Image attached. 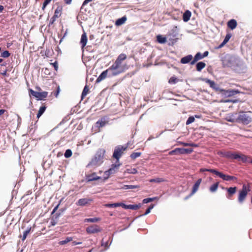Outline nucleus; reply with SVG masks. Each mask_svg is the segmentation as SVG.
I'll return each mask as SVG.
<instances>
[{
    "label": "nucleus",
    "mask_w": 252,
    "mask_h": 252,
    "mask_svg": "<svg viewBox=\"0 0 252 252\" xmlns=\"http://www.w3.org/2000/svg\"><path fill=\"white\" fill-rule=\"evenodd\" d=\"M237 153L231 151H226L224 150H220L218 151L217 154L220 157L226 158L229 159H235L237 157H236Z\"/></svg>",
    "instance_id": "obj_14"
},
{
    "label": "nucleus",
    "mask_w": 252,
    "mask_h": 252,
    "mask_svg": "<svg viewBox=\"0 0 252 252\" xmlns=\"http://www.w3.org/2000/svg\"><path fill=\"white\" fill-rule=\"evenodd\" d=\"M141 155V152H132L130 154L129 157L132 159H135L136 158L139 157Z\"/></svg>",
    "instance_id": "obj_53"
},
{
    "label": "nucleus",
    "mask_w": 252,
    "mask_h": 252,
    "mask_svg": "<svg viewBox=\"0 0 252 252\" xmlns=\"http://www.w3.org/2000/svg\"><path fill=\"white\" fill-rule=\"evenodd\" d=\"M238 58V57H236L229 54L226 55L221 60L223 67H229L232 70L233 67H234L235 64L237 62Z\"/></svg>",
    "instance_id": "obj_3"
},
{
    "label": "nucleus",
    "mask_w": 252,
    "mask_h": 252,
    "mask_svg": "<svg viewBox=\"0 0 252 252\" xmlns=\"http://www.w3.org/2000/svg\"><path fill=\"white\" fill-rule=\"evenodd\" d=\"M180 81V79L175 75L171 76L168 80L170 84H176Z\"/></svg>",
    "instance_id": "obj_45"
},
{
    "label": "nucleus",
    "mask_w": 252,
    "mask_h": 252,
    "mask_svg": "<svg viewBox=\"0 0 252 252\" xmlns=\"http://www.w3.org/2000/svg\"><path fill=\"white\" fill-rule=\"evenodd\" d=\"M93 201V199L92 198H83L78 199L76 202V204L77 206H85Z\"/></svg>",
    "instance_id": "obj_23"
},
{
    "label": "nucleus",
    "mask_w": 252,
    "mask_h": 252,
    "mask_svg": "<svg viewBox=\"0 0 252 252\" xmlns=\"http://www.w3.org/2000/svg\"><path fill=\"white\" fill-rule=\"evenodd\" d=\"M72 239L73 238L71 237H66L64 240L59 241V244L60 245H65L68 242L72 241Z\"/></svg>",
    "instance_id": "obj_48"
},
{
    "label": "nucleus",
    "mask_w": 252,
    "mask_h": 252,
    "mask_svg": "<svg viewBox=\"0 0 252 252\" xmlns=\"http://www.w3.org/2000/svg\"><path fill=\"white\" fill-rule=\"evenodd\" d=\"M119 207H122L125 209H128L129 204L127 205L125 204L124 202H119Z\"/></svg>",
    "instance_id": "obj_62"
},
{
    "label": "nucleus",
    "mask_w": 252,
    "mask_h": 252,
    "mask_svg": "<svg viewBox=\"0 0 252 252\" xmlns=\"http://www.w3.org/2000/svg\"><path fill=\"white\" fill-rule=\"evenodd\" d=\"M92 1H83L82 6L80 8L79 12V15L82 14H87L91 13L93 10L94 9V6L96 3L92 2Z\"/></svg>",
    "instance_id": "obj_6"
},
{
    "label": "nucleus",
    "mask_w": 252,
    "mask_h": 252,
    "mask_svg": "<svg viewBox=\"0 0 252 252\" xmlns=\"http://www.w3.org/2000/svg\"><path fill=\"white\" fill-rule=\"evenodd\" d=\"M72 155V152L71 149H67L65 151V152L64 153V157L66 158H70Z\"/></svg>",
    "instance_id": "obj_51"
},
{
    "label": "nucleus",
    "mask_w": 252,
    "mask_h": 252,
    "mask_svg": "<svg viewBox=\"0 0 252 252\" xmlns=\"http://www.w3.org/2000/svg\"><path fill=\"white\" fill-rule=\"evenodd\" d=\"M179 145H183L184 146H190L193 147H198L199 145L193 142H185L182 141H177Z\"/></svg>",
    "instance_id": "obj_35"
},
{
    "label": "nucleus",
    "mask_w": 252,
    "mask_h": 252,
    "mask_svg": "<svg viewBox=\"0 0 252 252\" xmlns=\"http://www.w3.org/2000/svg\"><path fill=\"white\" fill-rule=\"evenodd\" d=\"M102 177H101L85 176V179L82 180L81 182H83L84 181H85L86 183H88L93 181L101 180L100 182L102 183Z\"/></svg>",
    "instance_id": "obj_26"
},
{
    "label": "nucleus",
    "mask_w": 252,
    "mask_h": 252,
    "mask_svg": "<svg viewBox=\"0 0 252 252\" xmlns=\"http://www.w3.org/2000/svg\"><path fill=\"white\" fill-rule=\"evenodd\" d=\"M101 231L102 229L96 224L91 225L87 227L86 229V231L88 234L97 233Z\"/></svg>",
    "instance_id": "obj_20"
},
{
    "label": "nucleus",
    "mask_w": 252,
    "mask_h": 252,
    "mask_svg": "<svg viewBox=\"0 0 252 252\" xmlns=\"http://www.w3.org/2000/svg\"><path fill=\"white\" fill-rule=\"evenodd\" d=\"M251 111L240 110L238 112V124L248 125L252 122V117L249 115Z\"/></svg>",
    "instance_id": "obj_4"
},
{
    "label": "nucleus",
    "mask_w": 252,
    "mask_h": 252,
    "mask_svg": "<svg viewBox=\"0 0 252 252\" xmlns=\"http://www.w3.org/2000/svg\"><path fill=\"white\" fill-rule=\"evenodd\" d=\"M193 58V59L192 61V63L194 64L197 63V62L203 59L202 53L200 52H197Z\"/></svg>",
    "instance_id": "obj_33"
},
{
    "label": "nucleus",
    "mask_w": 252,
    "mask_h": 252,
    "mask_svg": "<svg viewBox=\"0 0 252 252\" xmlns=\"http://www.w3.org/2000/svg\"><path fill=\"white\" fill-rule=\"evenodd\" d=\"M167 36L166 37L162 34H159L156 36L157 41L159 44H165L167 41Z\"/></svg>",
    "instance_id": "obj_28"
},
{
    "label": "nucleus",
    "mask_w": 252,
    "mask_h": 252,
    "mask_svg": "<svg viewBox=\"0 0 252 252\" xmlns=\"http://www.w3.org/2000/svg\"><path fill=\"white\" fill-rule=\"evenodd\" d=\"M195 121V117L193 116H190L186 121V125H189Z\"/></svg>",
    "instance_id": "obj_54"
},
{
    "label": "nucleus",
    "mask_w": 252,
    "mask_h": 252,
    "mask_svg": "<svg viewBox=\"0 0 252 252\" xmlns=\"http://www.w3.org/2000/svg\"><path fill=\"white\" fill-rule=\"evenodd\" d=\"M232 70L238 74H244L247 72L248 67L245 62L238 57Z\"/></svg>",
    "instance_id": "obj_5"
},
{
    "label": "nucleus",
    "mask_w": 252,
    "mask_h": 252,
    "mask_svg": "<svg viewBox=\"0 0 252 252\" xmlns=\"http://www.w3.org/2000/svg\"><path fill=\"white\" fill-rule=\"evenodd\" d=\"M110 73L109 67L103 70L98 76L95 80V83H98L105 79L107 77H109V74Z\"/></svg>",
    "instance_id": "obj_22"
},
{
    "label": "nucleus",
    "mask_w": 252,
    "mask_h": 252,
    "mask_svg": "<svg viewBox=\"0 0 252 252\" xmlns=\"http://www.w3.org/2000/svg\"><path fill=\"white\" fill-rule=\"evenodd\" d=\"M193 151V149L191 148H176L170 151L169 155H189Z\"/></svg>",
    "instance_id": "obj_12"
},
{
    "label": "nucleus",
    "mask_w": 252,
    "mask_h": 252,
    "mask_svg": "<svg viewBox=\"0 0 252 252\" xmlns=\"http://www.w3.org/2000/svg\"><path fill=\"white\" fill-rule=\"evenodd\" d=\"M138 173V171L136 168H131V169H126L124 172V174L125 175L126 173L132 174H136Z\"/></svg>",
    "instance_id": "obj_49"
},
{
    "label": "nucleus",
    "mask_w": 252,
    "mask_h": 252,
    "mask_svg": "<svg viewBox=\"0 0 252 252\" xmlns=\"http://www.w3.org/2000/svg\"><path fill=\"white\" fill-rule=\"evenodd\" d=\"M111 244L108 243V241H104V238L102 239L101 242V246L105 248V250L108 249L110 246Z\"/></svg>",
    "instance_id": "obj_52"
},
{
    "label": "nucleus",
    "mask_w": 252,
    "mask_h": 252,
    "mask_svg": "<svg viewBox=\"0 0 252 252\" xmlns=\"http://www.w3.org/2000/svg\"><path fill=\"white\" fill-rule=\"evenodd\" d=\"M121 165L122 163L116 164L114 163L112 164L110 167L104 171V174L105 176L102 177L101 182L105 183L109 178L110 175L114 174Z\"/></svg>",
    "instance_id": "obj_11"
},
{
    "label": "nucleus",
    "mask_w": 252,
    "mask_h": 252,
    "mask_svg": "<svg viewBox=\"0 0 252 252\" xmlns=\"http://www.w3.org/2000/svg\"><path fill=\"white\" fill-rule=\"evenodd\" d=\"M42 71L44 72L45 75H50L51 74L50 70L49 68L45 67L42 69Z\"/></svg>",
    "instance_id": "obj_63"
},
{
    "label": "nucleus",
    "mask_w": 252,
    "mask_h": 252,
    "mask_svg": "<svg viewBox=\"0 0 252 252\" xmlns=\"http://www.w3.org/2000/svg\"><path fill=\"white\" fill-rule=\"evenodd\" d=\"M213 170L214 168H202L200 169V171L201 172H209L212 173Z\"/></svg>",
    "instance_id": "obj_61"
},
{
    "label": "nucleus",
    "mask_w": 252,
    "mask_h": 252,
    "mask_svg": "<svg viewBox=\"0 0 252 252\" xmlns=\"http://www.w3.org/2000/svg\"><path fill=\"white\" fill-rule=\"evenodd\" d=\"M202 179L199 178L197 179V180L193 184L191 191V195H193L195 194L197 190H198L199 187L200 185V184L202 182Z\"/></svg>",
    "instance_id": "obj_24"
},
{
    "label": "nucleus",
    "mask_w": 252,
    "mask_h": 252,
    "mask_svg": "<svg viewBox=\"0 0 252 252\" xmlns=\"http://www.w3.org/2000/svg\"><path fill=\"white\" fill-rule=\"evenodd\" d=\"M87 41L88 37L87 33L85 32H84L81 35V39L80 41V44H81V47L82 49L86 46Z\"/></svg>",
    "instance_id": "obj_25"
},
{
    "label": "nucleus",
    "mask_w": 252,
    "mask_h": 252,
    "mask_svg": "<svg viewBox=\"0 0 252 252\" xmlns=\"http://www.w3.org/2000/svg\"><path fill=\"white\" fill-rule=\"evenodd\" d=\"M191 16V12L189 10H186L183 14V20L185 22H188Z\"/></svg>",
    "instance_id": "obj_30"
},
{
    "label": "nucleus",
    "mask_w": 252,
    "mask_h": 252,
    "mask_svg": "<svg viewBox=\"0 0 252 252\" xmlns=\"http://www.w3.org/2000/svg\"><path fill=\"white\" fill-rule=\"evenodd\" d=\"M221 103H236L238 102H241V100L239 98H235V99H221L220 101Z\"/></svg>",
    "instance_id": "obj_36"
},
{
    "label": "nucleus",
    "mask_w": 252,
    "mask_h": 252,
    "mask_svg": "<svg viewBox=\"0 0 252 252\" xmlns=\"http://www.w3.org/2000/svg\"><path fill=\"white\" fill-rule=\"evenodd\" d=\"M51 1H44L42 4V10H44L46 6L50 3Z\"/></svg>",
    "instance_id": "obj_64"
},
{
    "label": "nucleus",
    "mask_w": 252,
    "mask_h": 252,
    "mask_svg": "<svg viewBox=\"0 0 252 252\" xmlns=\"http://www.w3.org/2000/svg\"><path fill=\"white\" fill-rule=\"evenodd\" d=\"M236 157H237V158H235V159H237L239 161H241L243 163H248L252 164V158L250 157L242 155L241 154V153H237Z\"/></svg>",
    "instance_id": "obj_16"
},
{
    "label": "nucleus",
    "mask_w": 252,
    "mask_h": 252,
    "mask_svg": "<svg viewBox=\"0 0 252 252\" xmlns=\"http://www.w3.org/2000/svg\"><path fill=\"white\" fill-rule=\"evenodd\" d=\"M237 22L234 19H231L228 21L227 26L231 30H234L237 26Z\"/></svg>",
    "instance_id": "obj_27"
},
{
    "label": "nucleus",
    "mask_w": 252,
    "mask_h": 252,
    "mask_svg": "<svg viewBox=\"0 0 252 252\" xmlns=\"http://www.w3.org/2000/svg\"><path fill=\"white\" fill-rule=\"evenodd\" d=\"M32 228L31 226L27 227V229L23 232V236L22 237V241L24 242L27 238L28 235L32 231Z\"/></svg>",
    "instance_id": "obj_39"
},
{
    "label": "nucleus",
    "mask_w": 252,
    "mask_h": 252,
    "mask_svg": "<svg viewBox=\"0 0 252 252\" xmlns=\"http://www.w3.org/2000/svg\"><path fill=\"white\" fill-rule=\"evenodd\" d=\"M66 209L67 208L66 207L61 208L54 215H53V216L55 217L56 219H59V218L63 215V213L66 210Z\"/></svg>",
    "instance_id": "obj_37"
},
{
    "label": "nucleus",
    "mask_w": 252,
    "mask_h": 252,
    "mask_svg": "<svg viewBox=\"0 0 252 252\" xmlns=\"http://www.w3.org/2000/svg\"><path fill=\"white\" fill-rule=\"evenodd\" d=\"M105 206L109 208H116L119 207V202L108 203L105 205Z\"/></svg>",
    "instance_id": "obj_58"
},
{
    "label": "nucleus",
    "mask_w": 252,
    "mask_h": 252,
    "mask_svg": "<svg viewBox=\"0 0 252 252\" xmlns=\"http://www.w3.org/2000/svg\"><path fill=\"white\" fill-rule=\"evenodd\" d=\"M198 80L204 81L208 84L210 87L215 91L217 94H220L221 96L224 98L233 96L238 94H244V93L241 92L237 89H229L226 90L221 88L220 87V85L214 81L207 78L200 77L198 78Z\"/></svg>",
    "instance_id": "obj_1"
},
{
    "label": "nucleus",
    "mask_w": 252,
    "mask_h": 252,
    "mask_svg": "<svg viewBox=\"0 0 252 252\" xmlns=\"http://www.w3.org/2000/svg\"><path fill=\"white\" fill-rule=\"evenodd\" d=\"M109 118L107 116H104L98 119L95 124V126L101 128L104 126L109 122Z\"/></svg>",
    "instance_id": "obj_18"
},
{
    "label": "nucleus",
    "mask_w": 252,
    "mask_h": 252,
    "mask_svg": "<svg viewBox=\"0 0 252 252\" xmlns=\"http://www.w3.org/2000/svg\"><path fill=\"white\" fill-rule=\"evenodd\" d=\"M232 36V33H231L230 32H227L223 41L226 42V43H227L229 41Z\"/></svg>",
    "instance_id": "obj_57"
},
{
    "label": "nucleus",
    "mask_w": 252,
    "mask_h": 252,
    "mask_svg": "<svg viewBox=\"0 0 252 252\" xmlns=\"http://www.w3.org/2000/svg\"><path fill=\"white\" fill-rule=\"evenodd\" d=\"M164 181H165V180L164 179L161 178H153V179H151L149 180V182H150V183H159L163 182Z\"/></svg>",
    "instance_id": "obj_50"
},
{
    "label": "nucleus",
    "mask_w": 252,
    "mask_h": 252,
    "mask_svg": "<svg viewBox=\"0 0 252 252\" xmlns=\"http://www.w3.org/2000/svg\"><path fill=\"white\" fill-rule=\"evenodd\" d=\"M222 180L225 181H237V178L234 176H231L224 173Z\"/></svg>",
    "instance_id": "obj_38"
},
{
    "label": "nucleus",
    "mask_w": 252,
    "mask_h": 252,
    "mask_svg": "<svg viewBox=\"0 0 252 252\" xmlns=\"http://www.w3.org/2000/svg\"><path fill=\"white\" fill-rule=\"evenodd\" d=\"M193 58L192 55L189 54L186 55L183 57H182L180 60V63L182 64H190L191 65H194V64L192 63V61H193Z\"/></svg>",
    "instance_id": "obj_21"
},
{
    "label": "nucleus",
    "mask_w": 252,
    "mask_h": 252,
    "mask_svg": "<svg viewBox=\"0 0 252 252\" xmlns=\"http://www.w3.org/2000/svg\"><path fill=\"white\" fill-rule=\"evenodd\" d=\"M58 219H56L55 218V217L54 216H53L52 218H51V220L50 221V226H55L57 224V220Z\"/></svg>",
    "instance_id": "obj_60"
},
{
    "label": "nucleus",
    "mask_w": 252,
    "mask_h": 252,
    "mask_svg": "<svg viewBox=\"0 0 252 252\" xmlns=\"http://www.w3.org/2000/svg\"><path fill=\"white\" fill-rule=\"evenodd\" d=\"M56 4L57 5V7L55 10L54 16L58 18L61 15L62 11L63 10V6L59 4V3L58 2L56 3Z\"/></svg>",
    "instance_id": "obj_32"
},
{
    "label": "nucleus",
    "mask_w": 252,
    "mask_h": 252,
    "mask_svg": "<svg viewBox=\"0 0 252 252\" xmlns=\"http://www.w3.org/2000/svg\"><path fill=\"white\" fill-rule=\"evenodd\" d=\"M126 58L127 56L125 54L122 53L120 54L117 58L114 63L110 66L111 68H114L115 67L116 69H117L119 66H122L121 64L122 62L126 59Z\"/></svg>",
    "instance_id": "obj_15"
},
{
    "label": "nucleus",
    "mask_w": 252,
    "mask_h": 252,
    "mask_svg": "<svg viewBox=\"0 0 252 252\" xmlns=\"http://www.w3.org/2000/svg\"><path fill=\"white\" fill-rule=\"evenodd\" d=\"M127 20V17L126 15H124L123 17L117 19L115 21V25L116 26H121L124 24Z\"/></svg>",
    "instance_id": "obj_29"
},
{
    "label": "nucleus",
    "mask_w": 252,
    "mask_h": 252,
    "mask_svg": "<svg viewBox=\"0 0 252 252\" xmlns=\"http://www.w3.org/2000/svg\"><path fill=\"white\" fill-rule=\"evenodd\" d=\"M47 107L45 105L42 104L39 108L36 114V117L38 119L45 112Z\"/></svg>",
    "instance_id": "obj_34"
},
{
    "label": "nucleus",
    "mask_w": 252,
    "mask_h": 252,
    "mask_svg": "<svg viewBox=\"0 0 252 252\" xmlns=\"http://www.w3.org/2000/svg\"><path fill=\"white\" fill-rule=\"evenodd\" d=\"M10 55L9 52L7 50H4L1 52L0 57L3 58H8Z\"/></svg>",
    "instance_id": "obj_55"
},
{
    "label": "nucleus",
    "mask_w": 252,
    "mask_h": 252,
    "mask_svg": "<svg viewBox=\"0 0 252 252\" xmlns=\"http://www.w3.org/2000/svg\"><path fill=\"white\" fill-rule=\"evenodd\" d=\"M106 151L103 148L98 149L91 160L86 165L87 168L96 165L97 162L104 158Z\"/></svg>",
    "instance_id": "obj_2"
},
{
    "label": "nucleus",
    "mask_w": 252,
    "mask_h": 252,
    "mask_svg": "<svg viewBox=\"0 0 252 252\" xmlns=\"http://www.w3.org/2000/svg\"><path fill=\"white\" fill-rule=\"evenodd\" d=\"M29 96L36 98L37 100H44L48 96V92L46 91L37 92L31 88L28 89Z\"/></svg>",
    "instance_id": "obj_10"
},
{
    "label": "nucleus",
    "mask_w": 252,
    "mask_h": 252,
    "mask_svg": "<svg viewBox=\"0 0 252 252\" xmlns=\"http://www.w3.org/2000/svg\"><path fill=\"white\" fill-rule=\"evenodd\" d=\"M139 185H124L121 188V189H135L139 188Z\"/></svg>",
    "instance_id": "obj_44"
},
{
    "label": "nucleus",
    "mask_w": 252,
    "mask_h": 252,
    "mask_svg": "<svg viewBox=\"0 0 252 252\" xmlns=\"http://www.w3.org/2000/svg\"><path fill=\"white\" fill-rule=\"evenodd\" d=\"M225 120L228 122L238 124V113L234 112L228 114Z\"/></svg>",
    "instance_id": "obj_17"
},
{
    "label": "nucleus",
    "mask_w": 252,
    "mask_h": 252,
    "mask_svg": "<svg viewBox=\"0 0 252 252\" xmlns=\"http://www.w3.org/2000/svg\"><path fill=\"white\" fill-rule=\"evenodd\" d=\"M53 53V50L52 49H50L49 48H46V50L45 51V56L48 58L51 55V53Z\"/></svg>",
    "instance_id": "obj_56"
},
{
    "label": "nucleus",
    "mask_w": 252,
    "mask_h": 252,
    "mask_svg": "<svg viewBox=\"0 0 252 252\" xmlns=\"http://www.w3.org/2000/svg\"><path fill=\"white\" fill-rule=\"evenodd\" d=\"M89 92V88L87 85H86L84 87V89L82 91V94H81V99L82 100L87 95V94Z\"/></svg>",
    "instance_id": "obj_40"
},
{
    "label": "nucleus",
    "mask_w": 252,
    "mask_h": 252,
    "mask_svg": "<svg viewBox=\"0 0 252 252\" xmlns=\"http://www.w3.org/2000/svg\"><path fill=\"white\" fill-rule=\"evenodd\" d=\"M179 34V29L177 26H174L173 28L167 34V38L168 39L169 46H173L178 40L177 36Z\"/></svg>",
    "instance_id": "obj_7"
},
{
    "label": "nucleus",
    "mask_w": 252,
    "mask_h": 252,
    "mask_svg": "<svg viewBox=\"0 0 252 252\" xmlns=\"http://www.w3.org/2000/svg\"><path fill=\"white\" fill-rule=\"evenodd\" d=\"M127 146H122V145H118L115 147L113 153L112 158L116 159L115 163H121L120 162V159L123 155V152L126 150Z\"/></svg>",
    "instance_id": "obj_9"
},
{
    "label": "nucleus",
    "mask_w": 252,
    "mask_h": 252,
    "mask_svg": "<svg viewBox=\"0 0 252 252\" xmlns=\"http://www.w3.org/2000/svg\"><path fill=\"white\" fill-rule=\"evenodd\" d=\"M101 220L100 218L99 217H94V218H86L84 220V222H92L94 223L98 222Z\"/></svg>",
    "instance_id": "obj_42"
},
{
    "label": "nucleus",
    "mask_w": 252,
    "mask_h": 252,
    "mask_svg": "<svg viewBox=\"0 0 252 252\" xmlns=\"http://www.w3.org/2000/svg\"><path fill=\"white\" fill-rule=\"evenodd\" d=\"M219 186V182H216L213 184L209 189L211 192L214 193L217 191Z\"/></svg>",
    "instance_id": "obj_43"
},
{
    "label": "nucleus",
    "mask_w": 252,
    "mask_h": 252,
    "mask_svg": "<svg viewBox=\"0 0 252 252\" xmlns=\"http://www.w3.org/2000/svg\"><path fill=\"white\" fill-rule=\"evenodd\" d=\"M251 191V187L249 185L244 184L241 189L238 191V202L242 204L246 199L248 192Z\"/></svg>",
    "instance_id": "obj_8"
},
{
    "label": "nucleus",
    "mask_w": 252,
    "mask_h": 252,
    "mask_svg": "<svg viewBox=\"0 0 252 252\" xmlns=\"http://www.w3.org/2000/svg\"><path fill=\"white\" fill-rule=\"evenodd\" d=\"M212 173L215 175L216 176L219 177L222 179H223L224 173L220 171L217 169L214 168Z\"/></svg>",
    "instance_id": "obj_46"
},
{
    "label": "nucleus",
    "mask_w": 252,
    "mask_h": 252,
    "mask_svg": "<svg viewBox=\"0 0 252 252\" xmlns=\"http://www.w3.org/2000/svg\"><path fill=\"white\" fill-rule=\"evenodd\" d=\"M222 189H225L227 193L226 194V197L230 199L231 197L236 193L237 190V187H231L229 188H224L222 187Z\"/></svg>",
    "instance_id": "obj_19"
},
{
    "label": "nucleus",
    "mask_w": 252,
    "mask_h": 252,
    "mask_svg": "<svg viewBox=\"0 0 252 252\" xmlns=\"http://www.w3.org/2000/svg\"><path fill=\"white\" fill-rule=\"evenodd\" d=\"M195 64L196 66V69L198 72L201 71L206 65L205 63L203 61L197 62Z\"/></svg>",
    "instance_id": "obj_31"
},
{
    "label": "nucleus",
    "mask_w": 252,
    "mask_h": 252,
    "mask_svg": "<svg viewBox=\"0 0 252 252\" xmlns=\"http://www.w3.org/2000/svg\"><path fill=\"white\" fill-rule=\"evenodd\" d=\"M127 69V67L126 64L119 66L117 69H116L115 67L114 68H111V67H109L110 73L109 74V78L117 76L121 73L124 72Z\"/></svg>",
    "instance_id": "obj_13"
},
{
    "label": "nucleus",
    "mask_w": 252,
    "mask_h": 252,
    "mask_svg": "<svg viewBox=\"0 0 252 252\" xmlns=\"http://www.w3.org/2000/svg\"><path fill=\"white\" fill-rule=\"evenodd\" d=\"M142 206V204L139 203L136 204H129L128 209L133 210H137V209L141 208Z\"/></svg>",
    "instance_id": "obj_47"
},
{
    "label": "nucleus",
    "mask_w": 252,
    "mask_h": 252,
    "mask_svg": "<svg viewBox=\"0 0 252 252\" xmlns=\"http://www.w3.org/2000/svg\"><path fill=\"white\" fill-rule=\"evenodd\" d=\"M69 119V115L66 116L62 120V121L57 126H59L62 125L65 123H66L68 120Z\"/></svg>",
    "instance_id": "obj_59"
},
{
    "label": "nucleus",
    "mask_w": 252,
    "mask_h": 252,
    "mask_svg": "<svg viewBox=\"0 0 252 252\" xmlns=\"http://www.w3.org/2000/svg\"><path fill=\"white\" fill-rule=\"evenodd\" d=\"M159 199V197L158 196H155L153 197H147L146 198H144L142 200V203L143 204H147L150 202H151L155 200H158Z\"/></svg>",
    "instance_id": "obj_41"
}]
</instances>
